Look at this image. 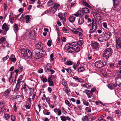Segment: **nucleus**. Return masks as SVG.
<instances>
[{
  "instance_id": "f257e3e1",
  "label": "nucleus",
  "mask_w": 121,
  "mask_h": 121,
  "mask_svg": "<svg viewBox=\"0 0 121 121\" xmlns=\"http://www.w3.org/2000/svg\"><path fill=\"white\" fill-rule=\"evenodd\" d=\"M112 50L110 48L106 49L104 52L103 57L107 59L112 55Z\"/></svg>"
},
{
  "instance_id": "f03ea898",
  "label": "nucleus",
  "mask_w": 121,
  "mask_h": 121,
  "mask_svg": "<svg viewBox=\"0 0 121 121\" xmlns=\"http://www.w3.org/2000/svg\"><path fill=\"white\" fill-rule=\"evenodd\" d=\"M106 63L103 60L98 61L95 63V66L97 68H100L106 65Z\"/></svg>"
},
{
  "instance_id": "7ed1b4c3",
  "label": "nucleus",
  "mask_w": 121,
  "mask_h": 121,
  "mask_svg": "<svg viewBox=\"0 0 121 121\" xmlns=\"http://www.w3.org/2000/svg\"><path fill=\"white\" fill-rule=\"evenodd\" d=\"M9 25L7 24L6 23H4L2 25V29L5 31L4 33H3V34L5 35L6 34V32L9 30Z\"/></svg>"
},
{
  "instance_id": "20e7f679",
  "label": "nucleus",
  "mask_w": 121,
  "mask_h": 121,
  "mask_svg": "<svg viewBox=\"0 0 121 121\" xmlns=\"http://www.w3.org/2000/svg\"><path fill=\"white\" fill-rule=\"evenodd\" d=\"M116 44L118 49H121V38L117 37L116 39Z\"/></svg>"
},
{
  "instance_id": "39448f33",
  "label": "nucleus",
  "mask_w": 121,
  "mask_h": 121,
  "mask_svg": "<svg viewBox=\"0 0 121 121\" xmlns=\"http://www.w3.org/2000/svg\"><path fill=\"white\" fill-rule=\"evenodd\" d=\"M97 29V25L93 24L92 25V27L90 28L89 33L91 34L95 32Z\"/></svg>"
},
{
  "instance_id": "423d86ee",
  "label": "nucleus",
  "mask_w": 121,
  "mask_h": 121,
  "mask_svg": "<svg viewBox=\"0 0 121 121\" xmlns=\"http://www.w3.org/2000/svg\"><path fill=\"white\" fill-rule=\"evenodd\" d=\"M68 44L66 45L65 46V49L67 50L68 52L70 53H72L74 52L75 51V48H74L69 46H67Z\"/></svg>"
},
{
  "instance_id": "0eeeda50",
  "label": "nucleus",
  "mask_w": 121,
  "mask_h": 121,
  "mask_svg": "<svg viewBox=\"0 0 121 121\" xmlns=\"http://www.w3.org/2000/svg\"><path fill=\"white\" fill-rule=\"evenodd\" d=\"M71 30L74 34L78 35L80 38H82L83 35L82 34L81 32L78 31L74 29H72Z\"/></svg>"
},
{
  "instance_id": "6e6552de",
  "label": "nucleus",
  "mask_w": 121,
  "mask_h": 121,
  "mask_svg": "<svg viewBox=\"0 0 121 121\" xmlns=\"http://www.w3.org/2000/svg\"><path fill=\"white\" fill-rule=\"evenodd\" d=\"M35 31V30H34L29 32L28 36L30 38L35 39V38L36 37Z\"/></svg>"
},
{
  "instance_id": "1a4fd4ad",
  "label": "nucleus",
  "mask_w": 121,
  "mask_h": 121,
  "mask_svg": "<svg viewBox=\"0 0 121 121\" xmlns=\"http://www.w3.org/2000/svg\"><path fill=\"white\" fill-rule=\"evenodd\" d=\"M105 38V37L104 36H103L102 35H100L99 36L97 37L98 40L100 42H104L107 41Z\"/></svg>"
},
{
  "instance_id": "9d476101",
  "label": "nucleus",
  "mask_w": 121,
  "mask_h": 121,
  "mask_svg": "<svg viewBox=\"0 0 121 121\" xmlns=\"http://www.w3.org/2000/svg\"><path fill=\"white\" fill-rule=\"evenodd\" d=\"M35 47L36 49L41 51L43 53L44 50L43 49L42 46L41 44L38 43L35 45Z\"/></svg>"
},
{
  "instance_id": "9b49d317",
  "label": "nucleus",
  "mask_w": 121,
  "mask_h": 121,
  "mask_svg": "<svg viewBox=\"0 0 121 121\" xmlns=\"http://www.w3.org/2000/svg\"><path fill=\"white\" fill-rule=\"evenodd\" d=\"M52 65L50 63H48L47 65L45 68V71L46 72L48 73L50 71V70L52 68Z\"/></svg>"
},
{
  "instance_id": "f8f14e48",
  "label": "nucleus",
  "mask_w": 121,
  "mask_h": 121,
  "mask_svg": "<svg viewBox=\"0 0 121 121\" xmlns=\"http://www.w3.org/2000/svg\"><path fill=\"white\" fill-rule=\"evenodd\" d=\"M99 45V44L96 42H93L91 44V47L93 49L97 48L98 47Z\"/></svg>"
},
{
  "instance_id": "ddd939ff",
  "label": "nucleus",
  "mask_w": 121,
  "mask_h": 121,
  "mask_svg": "<svg viewBox=\"0 0 121 121\" xmlns=\"http://www.w3.org/2000/svg\"><path fill=\"white\" fill-rule=\"evenodd\" d=\"M111 33L108 31H107L105 32L104 35L106 39V40H107L111 37Z\"/></svg>"
},
{
  "instance_id": "4468645a",
  "label": "nucleus",
  "mask_w": 121,
  "mask_h": 121,
  "mask_svg": "<svg viewBox=\"0 0 121 121\" xmlns=\"http://www.w3.org/2000/svg\"><path fill=\"white\" fill-rule=\"evenodd\" d=\"M84 93H86L88 96V98H91L93 95V93L90 91L87 90H85L83 91Z\"/></svg>"
},
{
  "instance_id": "2eb2a0df",
  "label": "nucleus",
  "mask_w": 121,
  "mask_h": 121,
  "mask_svg": "<svg viewBox=\"0 0 121 121\" xmlns=\"http://www.w3.org/2000/svg\"><path fill=\"white\" fill-rule=\"evenodd\" d=\"M19 81L20 80H18V81H17V83L14 89V92H17L19 90L20 85V82Z\"/></svg>"
},
{
  "instance_id": "dca6fc26",
  "label": "nucleus",
  "mask_w": 121,
  "mask_h": 121,
  "mask_svg": "<svg viewBox=\"0 0 121 121\" xmlns=\"http://www.w3.org/2000/svg\"><path fill=\"white\" fill-rule=\"evenodd\" d=\"M20 50V52L22 56L24 57H26L27 52L26 50L24 48Z\"/></svg>"
},
{
  "instance_id": "f3484780",
  "label": "nucleus",
  "mask_w": 121,
  "mask_h": 121,
  "mask_svg": "<svg viewBox=\"0 0 121 121\" xmlns=\"http://www.w3.org/2000/svg\"><path fill=\"white\" fill-rule=\"evenodd\" d=\"M63 90L65 92L67 95H69V93L70 92V90L66 85L65 86L64 88H63Z\"/></svg>"
},
{
  "instance_id": "a211bd4d",
  "label": "nucleus",
  "mask_w": 121,
  "mask_h": 121,
  "mask_svg": "<svg viewBox=\"0 0 121 121\" xmlns=\"http://www.w3.org/2000/svg\"><path fill=\"white\" fill-rule=\"evenodd\" d=\"M82 4L83 5L87 7L90 9H91L92 7L86 1L82 0L81 2Z\"/></svg>"
},
{
  "instance_id": "6ab92c4d",
  "label": "nucleus",
  "mask_w": 121,
  "mask_h": 121,
  "mask_svg": "<svg viewBox=\"0 0 121 121\" xmlns=\"http://www.w3.org/2000/svg\"><path fill=\"white\" fill-rule=\"evenodd\" d=\"M54 111L56 114H57L58 116H60V115L62 113L61 112L60 110L59 109L56 108L54 110Z\"/></svg>"
},
{
  "instance_id": "aec40b11",
  "label": "nucleus",
  "mask_w": 121,
  "mask_h": 121,
  "mask_svg": "<svg viewBox=\"0 0 121 121\" xmlns=\"http://www.w3.org/2000/svg\"><path fill=\"white\" fill-rule=\"evenodd\" d=\"M78 22L79 25H81L83 24L84 22L83 17H79L78 20Z\"/></svg>"
},
{
  "instance_id": "412c9836",
  "label": "nucleus",
  "mask_w": 121,
  "mask_h": 121,
  "mask_svg": "<svg viewBox=\"0 0 121 121\" xmlns=\"http://www.w3.org/2000/svg\"><path fill=\"white\" fill-rule=\"evenodd\" d=\"M82 11L85 13H89L90 11L89 9L86 7L82 8Z\"/></svg>"
},
{
  "instance_id": "4be33fe9",
  "label": "nucleus",
  "mask_w": 121,
  "mask_h": 121,
  "mask_svg": "<svg viewBox=\"0 0 121 121\" xmlns=\"http://www.w3.org/2000/svg\"><path fill=\"white\" fill-rule=\"evenodd\" d=\"M73 78L74 79L77 80V81L78 82L80 83H82L84 82V81L83 79L77 77H73Z\"/></svg>"
},
{
  "instance_id": "5701e85b",
  "label": "nucleus",
  "mask_w": 121,
  "mask_h": 121,
  "mask_svg": "<svg viewBox=\"0 0 121 121\" xmlns=\"http://www.w3.org/2000/svg\"><path fill=\"white\" fill-rule=\"evenodd\" d=\"M27 58L29 59H30L32 58V53L31 51L28 50V52H27L26 56Z\"/></svg>"
},
{
  "instance_id": "b1692460",
  "label": "nucleus",
  "mask_w": 121,
  "mask_h": 121,
  "mask_svg": "<svg viewBox=\"0 0 121 121\" xmlns=\"http://www.w3.org/2000/svg\"><path fill=\"white\" fill-rule=\"evenodd\" d=\"M31 16L30 15H27L25 16V17L26 20V23H29L30 21V18Z\"/></svg>"
},
{
  "instance_id": "393cba45",
  "label": "nucleus",
  "mask_w": 121,
  "mask_h": 121,
  "mask_svg": "<svg viewBox=\"0 0 121 121\" xmlns=\"http://www.w3.org/2000/svg\"><path fill=\"white\" fill-rule=\"evenodd\" d=\"M30 89V94L29 95V96L30 97L31 95L32 94H34L35 93L34 91H35V89L34 88H29Z\"/></svg>"
},
{
  "instance_id": "a878e982",
  "label": "nucleus",
  "mask_w": 121,
  "mask_h": 121,
  "mask_svg": "<svg viewBox=\"0 0 121 121\" xmlns=\"http://www.w3.org/2000/svg\"><path fill=\"white\" fill-rule=\"evenodd\" d=\"M69 20L71 22H73L75 21V18L74 16H71L69 17Z\"/></svg>"
},
{
  "instance_id": "bb28decb",
  "label": "nucleus",
  "mask_w": 121,
  "mask_h": 121,
  "mask_svg": "<svg viewBox=\"0 0 121 121\" xmlns=\"http://www.w3.org/2000/svg\"><path fill=\"white\" fill-rule=\"evenodd\" d=\"M11 91V89L10 88L8 89L4 92V95L5 96H7V95Z\"/></svg>"
},
{
  "instance_id": "cd10ccee",
  "label": "nucleus",
  "mask_w": 121,
  "mask_h": 121,
  "mask_svg": "<svg viewBox=\"0 0 121 121\" xmlns=\"http://www.w3.org/2000/svg\"><path fill=\"white\" fill-rule=\"evenodd\" d=\"M107 86L109 89H112L115 87V85L114 84L112 83L108 84L107 85Z\"/></svg>"
},
{
  "instance_id": "c85d7f7f",
  "label": "nucleus",
  "mask_w": 121,
  "mask_h": 121,
  "mask_svg": "<svg viewBox=\"0 0 121 121\" xmlns=\"http://www.w3.org/2000/svg\"><path fill=\"white\" fill-rule=\"evenodd\" d=\"M48 110L45 109L43 111V112L44 114L46 115H49L50 113V112H48Z\"/></svg>"
},
{
  "instance_id": "c756f323",
  "label": "nucleus",
  "mask_w": 121,
  "mask_h": 121,
  "mask_svg": "<svg viewBox=\"0 0 121 121\" xmlns=\"http://www.w3.org/2000/svg\"><path fill=\"white\" fill-rule=\"evenodd\" d=\"M91 107L90 105L89 107H86L85 109V110L87 112L90 113L91 112Z\"/></svg>"
},
{
  "instance_id": "7c9ffc66",
  "label": "nucleus",
  "mask_w": 121,
  "mask_h": 121,
  "mask_svg": "<svg viewBox=\"0 0 121 121\" xmlns=\"http://www.w3.org/2000/svg\"><path fill=\"white\" fill-rule=\"evenodd\" d=\"M13 73V72H11L9 76V81L10 83H12L13 82V80L12 79V73Z\"/></svg>"
},
{
  "instance_id": "2f4dec72",
  "label": "nucleus",
  "mask_w": 121,
  "mask_h": 121,
  "mask_svg": "<svg viewBox=\"0 0 121 121\" xmlns=\"http://www.w3.org/2000/svg\"><path fill=\"white\" fill-rule=\"evenodd\" d=\"M117 68L119 67V69H121V60L118 61V63L116 65Z\"/></svg>"
},
{
  "instance_id": "473e14b6",
  "label": "nucleus",
  "mask_w": 121,
  "mask_h": 121,
  "mask_svg": "<svg viewBox=\"0 0 121 121\" xmlns=\"http://www.w3.org/2000/svg\"><path fill=\"white\" fill-rule=\"evenodd\" d=\"M43 56V54L40 55L38 54H36L35 55V57H36V59H38L42 57Z\"/></svg>"
},
{
  "instance_id": "72a5a7b5",
  "label": "nucleus",
  "mask_w": 121,
  "mask_h": 121,
  "mask_svg": "<svg viewBox=\"0 0 121 121\" xmlns=\"http://www.w3.org/2000/svg\"><path fill=\"white\" fill-rule=\"evenodd\" d=\"M77 42H73L72 43H71L70 44H69V45L71 46L72 47H75L77 45Z\"/></svg>"
},
{
  "instance_id": "f704fd0d",
  "label": "nucleus",
  "mask_w": 121,
  "mask_h": 121,
  "mask_svg": "<svg viewBox=\"0 0 121 121\" xmlns=\"http://www.w3.org/2000/svg\"><path fill=\"white\" fill-rule=\"evenodd\" d=\"M65 64L68 65H73V63L71 61H67L65 63Z\"/></svg>"
},
{
  "instance_id": "c9c22d12",
  "label": "nucleus",
  "mask_w": 121,
  "mask_h": 121,
  "mask_svg": "<svg viewBox=\"0 0 121 121\" xmlns=\"http://www.w3.org/2000/svg\"><path fill=\"white\" fill-rule=\"evenodd\" d=\"M77 45L79 46H81L84 43L83 41L82 40H79L78 42H77Z\"/></svg>"
},
{
  "instance_id": "e433bc0d",
  "label": "nucleus",
  "mask_w": 121,
  "mask_h": 121,
  "mask_svg": "<svg viewBox=\"0 0 121 121\" xmlns=\"http://www.w3.org/2000/svg\"><path fill=\"white\" fill-rule=\"evenodd\" d=\"M82 119L83 121H88L89 119L88 117L86 116L82 117Z\"/></svg>"
},
{
  "instance_id": "4c0bfd02",
  "label": "nucleus",
  "mask_w": 121,
  "mask_h": 121,
  "mask_svg": "<svg viewBox=\"0 0 121 121\" xmlns=\"http://www.w3.org/2000/svg\"><path fill=\"white\" fill-rule=\"evenodd\" d=\"M85 70V69L83 67H79L78 69L79 72H82Z\"/></svg>"
},
{
  "instance_id": "58836bf2",
  "label": "nucleus",
  "mask_w": 121,
  "mask_h": 121,
  "mask_svg": "<svg viewBox=\"0 0 121 121\" xmlns=\"http://www.w3.org/2000/svg\"><path fill=\"white\" fill-rule=\"evenodd\" d=\"M62 30L64 32L66 33L69 32V30L68 29H66L64 27H63L62 28Z\"/></svg>"
},
{
  "instance_id": "ea45409f",
  "label": "nucleus",
  "mask_w": 121,
  "mask_h": 121,
  "mask_svg": "<svg viewBox=\"0 0 121 121\" xmlns=\"http://www.w3.org/2000/svg\"><path fill=\"white\" fill-rule=\"evenodd\" d=\"M33 52L35 53V54H40V52L39 51V50L38 49L36 48L34 50Z\"/></svg>"
},
{
  "instance_id": "a19ab883",
  "label": "nucleus",
  "mask_w": 121,
  "mask_h": 121,
  "mask_svg": "<svg viewBox=\"0 0 121 121\" xmlns=\"http://www.w3.org/2000/svg\"><path fill=\"white\" fill-rule=\"evenodd\" d=\"M60 118L62 121H66V117L63 116L60 117Z\"/></svg>"
},
{
  "instance_id": "79ce46f5",
  "label": "nucleus",
  "mask_w": 121,
  "mask_h": 121,
  "mask_svg": "<svg viewBox=\"0 0 121 121\" xmlns=\"http://www.w3.org/2000/svg\"><path fill=\"white\" fill-rule=\"evenodd\" d=\"M21 96L20 95H16L15 96H14L13 97V98L12 100L13 101L15 100V99L19 98V97H21Z\"/></svg>"
},
{
  "instance_id": "37998d69",
  "label": "nucleus",
  "mask_w": 121,
  "mask_h": 121,
  "mask_svg": "<svg viewBox=\"0 0 121 121\" xmlns=\"http://www.w3.org/2000/svg\"><path fill=\"white\" fill-rule=\"evenodd\" d=\"M26 84H24L22 85V89L25 90V92H26L27 91L26 89H25L26 87Z\"/></svg>"
},
{
  "instance_id": "c03bdc74",
  "label": "nucleus",
  "mask_w": 121,
  "mask_h": 121,
  "mask_svg": "<svg viewBox=\"0 0 121 121\" xmlns=\"http://www.w3.org/2000/svg\"><path fill=\"white\" fill-rule=\"evenodd\" d=\"M65 103L69 107H70L71 106V104L68 100H65Z\"/></svg>"
},
{
  "instance_id": "a18cd8bd",
  "label": "nucleus",
  "mask_w": 121,
  "mask_h": 121,
  "mask_svg": "<svg viewBox=\"0 0 121 121\" xmlns=\"http://www.w3.org/2000/svg\"><path fill=\"white\" fill-rule=\"evenodd\" d=\"M11 119L12 121H15L16 120V117L15 116L13 115L11 116Z\"/></svg>"
},
{
  "instance_id": "49530a36",
  "label": "nucleus",
  "mask_w": 121,
  "mask_h": 121,
  "mask_svg": "<svg viewBox=\"0 0 121 121\" xmlns=\"http://www.w3.org/2000/svg\"><path fill=\"white\" fill-rule=\"evenodd\" d=\"M4 117L6 120H8L10 116L9 114H6L4 115Z\"/></svg>"
},
{
  "instance_id": "de8ad7c7",
  "label": "nucleus",
  "mask_w": 121,
  "mask_h": 121,
  "mask_svg": "<svg viewBox=\"0 0 121 121\" xmlns=\"http://www.w3.org/2000/svg\"><path fill=\"white\" fill-rule=\"evenodd\" d=\"M9 57V56L7 55L4 57L1 60V62H4Z\"/></svg>"
},
{
  "instance_id": "09e8293b",
  "label": "nucleus",
  "mask_w": 121,
  "mask_h": 121,
  "mask_svg": "<svg viewBox=\"0 0 121 121\" xmlns=\"http://www.w3.org/2000/svg\"><path fill=\"white\" fill-rule=\"evenodd\" d=\"M4 101L1 102L0 101V108L2 107H4Z\"/></svg>"
},
{
  "instance_id": "8fccbe9b",
  "label": "nucleus",
  "mask_w": 121,
  "mask_h": 121,
  "mask_svg": "<svg viewBox=\"0 0 121 121\" xmlns=\"http://www.w3.org/2000/svg\"><path fill=\"white\" fill-rule=\"evenodd\" d=\"M15 18V17H13L9 18V21L11 23H13V22L14 20V18Z\"/></svg>"
},
{
  "instance_id": "3c124183",
  "label": "nucleus",
  "mask_w": 121,
  "mask_h": 121,
  "mask_svg": "<svg viewBox=\"0 0 121 121\" xmlns=\"http://www.w3.org/2000/svg\"><path fill=\"white\" fill-rule=\"evenodd\" d=\"M9 59H10L13 62H15L16 60V59L15 58H9Z\"/></svg>"
},
{
  "instance_id": "603ef678",
  "label": "nucleus",
  "mask_w": 121,
  "mask_h": 121,
  "mask_svg": "<svg viewBox=\"0 0 121 121\" xmlns=\"http://www.w3.org/2000/svg\"><path fill=\"white\" fill-rule=\"evenodd\" d=\"M83 103L86 106H88L89 104V103L88 102L86 101H83Z\"/></svg>"
},
{
  "instance_id": "864d4df0",
  "label": "nucleus",
  "mask_w": 121,
  "mask_h": 121,
  "mask_svg": "<svg viewBox=\"0 0 121 121\" xmlns=\"http://www.w3.org/2000/svg\"><path fill=\"white\" fill-rule=\"evenodd\" d=\"M49 85L50 86H54V84L53 81H52L51 82H49Z\"/></svg>"
},
{
  "instance_id": "5fc2aeb1",
  "label": "nucleus",
  "mask_w": 121,
  "mask_h": 121,
  "mask_svg": "<svg viewBox=\"0 0 121 121\" xmlns=\"http://www.w3.org/2000/svg\"><path fill=\"white\" fill-rule=\"evenodd\" d=\"M14 30H16V31H18V26L17 24H14Z\"/></svg>"
},
{
  "instance_id": "6e6d98bb",
  "label": "nucleus",
  "mask_w": 121,
  "mask_h": 121,
  "mask_svg": "<svg viewBox=\"0 0 121 121\" xmlns=\"http://www.w3.org/2000/svg\"><path fill=\"white\" fill-rule=\"evenodd\" d=\"M73 67L75 70H76V69L78 68V66L76 65V64L74 63L73 65Z\"/></svg>"
},
{
  "instance_id": "4d7b16f0",
  "label": "nucleus",
  "mask_w": 121,
  "mask_h": 121,
  "mask_svg": "<svg viewBox=\"0 0 121 121\" xmlns=\"http://www.w3.org/2000/svg\"><path fill=\"white\" fill-rule=\"evenodd\" d=\"M46 101L47 102L48 104H49L50 103V99L49 97L47 98L46 99Z\"/></svg>"
},
{
  "instance_id": "13d9d810",
  "label": "nucleus",
  "mask_w": 121,
  "mask_h": 121,
  "mask_svg": "<svg viewBox=\"0 0 121 121\" xmlns=\"http://www.w3.org/2000/svg\"><path fill=\"white\" fill-rule=\"evenodd\" d=\"M0 108L1 109V112L3 113H4L5 112L6 109L5 108H4V107H2Z\"/></svg>"
},
{
  "instance_id": "bf43d9fd",
  "label": "nucleus",
  "mask_w": 121,
  "mask_h": 121,
  "mask_svg": "<svg viewBox=\"0 0 121 121\" xmlns=\"http://www.w3.org/2000/svg\"><path fill=\"white\" fill-rule=\"evenodd\" d=\"M54 56L53 54H52L50 55V58L51 60L52 61H53L54 60V59L53 58Z\"/></svg>"
},
{
  "instance_id": "052dcab7",
  "label": "nucleus",
  "mask_w": 121,
  "mask_h": 121,
  "mask_svg": "<svg viewBox=\"0 0 121 121\" xmlns=\"http://www.w3.org/2000/svg\"><path fill=\"white\" fill-rule=\"evenodd\" d=\"M13 14L12 12H11L10 13V14L9 15V18H11V17H14Z\"/></svg>"
},
{
  "instance_id": "680f3d73",
  "label": "nucleus",
  "mask_w": 121,
  "mask_h": 121,
  "mask_svg": "<svg viewBox=\"0 0 121 121\" xmlns=\"http://www.w3.org/2000/svg\"><path fill=\"white\" fill-rule=\"evenodd\" d=\"M103 26L105 28L107 29V24L106 23H103Z\"/></svg>"
},
{
  "instance_id": "e2e57ef3",
  "label": "nucleus",
  "mask_w": 121,
  "mask_h": 121,
  "mask_svg": "<svg viewBox=\"0 0 121 121\" xmlns=\"http://www.w3.org/2000/svg\"><path fill=\"white\" fill-rule=\"evenodd\" d=\"M109 66L110 68H113L114 67V65L113 63H109Z\"/></svg>"
},
{
  "instance_id": "0e129e2a",
  "label": "nucleus",
  "mask_w": 121,
  "mask_h": 121,
  "mask_svg": "<svg viewBox=\"0 0 121 121\" xmlns=\"http://www.w3.org/2000/svg\"><path fill=\"white\" fill-rule=\"evenodd\" d=\"M58 16L60 19L62 20L64 18L63 17L62 15L61 14H59Z\"/></svg>"
},
{
  "instance_id": "69168bd1",
  "label": "nucleus",
  "mask_w": 121,
  "mask_h": 121,
  "mask_svg": "<svg viewBox=\"0 0 121 121\" xmlns=\"http://www.w3.org/2000/svg\"><path fill=\"white\" fill-rule=\"evenodd\" d=\"M5 40V37H2L0 39V41L3 42Z\"/></svg>"
},
{
  "instance_id": "338daca9",
  "label": "nucleus",
  "mask_w": 121,
  "mask_h": 121,
  "mask_svg": "<svg viewBox=\"0 0 121 121\" xmlns=\"http://www.w3.org/2000/svg\"><path fill=\"white\" fill-rule=\"evenodd\" d=\"M80 51V48L78 47H77L75 49V52H79Z\"/></svg>"
},
{
  "instance_id": "774afa93",
  "label": "nucleus",
  "mask_w": 121,
  "mask_h": 121,
  "mask_svg": "<svg viewBox=\"0 0 121 121\" xmlns=\"http://www.w3.org/2000/svg\"><path fill=\"white\" fill-rule=\"evenodd\" d=\"M47 45L48 46L50 47L51 45V41L50 40H49L47 43Z\"/></svg>"
}]
</instances>
